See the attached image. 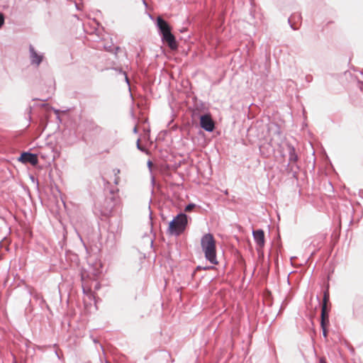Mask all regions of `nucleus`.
Returning a JSON list of instances; mask_svg holds the SVG:
<instances>
[{"instance_id": "f257e3e1", "label": "nucleus", "mask_w": 363, "mask_h": 363, "mask_svg": "<svg viewBox=\"0 0 363 363\" xmlns=\"http://www.w3.org/2000/svg\"><path fill=\"white\" fill-rule=\"evenodd\" d=\"M201 247L206 259L212 264H217L216 240L211 233H206L201 237Z\"/></svg>"}, {"instance_id": "f03ea898", "label": "nucleus", "mask_w": 363, "mask_h": 363, "mask_svg": "<svg viewBox=\"0 0 363 363\" xmlns=\"http://www.w3.org/2000/svg\"><path fill=\"white\" fill-rule=\"evenodd\" d=\"M157 26L160 34L162 35V40L167 43L171 50L177 49V43L174 35L171 33V27L168 23L159 16L157 18Z\"/></svg>"}, {"instance_id": "7ed1b4c3", "label": "nucleus", "mask_w": 363, "mask_h": 363, "mask_svg": "<svg viewBox=\"0 0 363 363\" xmlns=\"http://www.w3.org/2000/svg\"><path fill=\"white\" fill-rule=\"evenodd\" d=\"M187 223V216L185 213H179L169 223L168 232L171 235L179 236L184 232Z\"/></svg>"}, {"instance_id": "20e7f679", "label": "nucleus", "mask_w": 363, "mask_h": 363, "mask_svg": "<svg viewBox=\"0 0 363 363\" xmlns=\"http://www.w3.org/2000/svg\"><path fill=\"white\" fill-rule=\"evenodd\" d=\"M252 235L257 245V250L259 252L264 246V233L262 229H258L252 231Z\"/></svg>"}, {"instance_id": "39448f33", "label": "nucleus", "mask_w": 363, "mask_h": 363, "mask_svg": "<svg viewBox=\"0 0 363 363\" xmlns=\"http://www.w3.org/2000/svg\"><path fill=\"white\" fill-rule=\"evenodd\" d=\"M200 125L203 129L208 132H212L215 128L214 122L209 114L201 116Z\"/></svg>"}, {"instance_id": "423d86ee", "label": "nucleus", "mask_w": 363, "mask_h": 363, "mask_svg": "<svg viewBox=\"0 0 363 363\" xmlns=\"http://www.w3.org/2000/svg\"><path fill=\"white\" fill-rule=\"evenodd\" d=\"M329 301V292L328 291H325L323 294V304L321 308V325L323 327L324 322L325 320H328V315L326 311L327 308V303Z\"/></svg>"}, {"instance_id": "0eeeda50", "label": "nucleus", "mask_w": 363, "mask_h": 363, "mask_svg": "<svg viewBox=\"0 0 363 363\" xmlns=\"http://www.w3.org/2000/svg\"><path fill=\"white\" fill-rule=\"evenodd\" d=\"M19 160L23 163H30L32 165H36L38 162L37 155L29 152L22 153Z\"/></svg>"}, {"instance_id": "6e6552de", "label": "nucleus", "mask_w": 363, "mask_h": 363, "mask_svg": "<svg viewBox=\"0 0 363 363\" xmlns=\"http://www.w3.org/2000/svg\"><path fill=\"white\" fill-rule=\"evenodd\" d=\"M115 79L117 82H125L129 90H130V81L125 72L121 69L115 68Z\"/></svg>"}, {"instance_id": "1a4fd4ad", "label": "nucleus", "mask_w": 363, "mask_h": 363, "mask_svg": "<svg viewBox=\"0 0 363 363\" xmlns=\"http://www.w3.org/2000/svg\"><path fill=\"white\" fill-rule=\"evenodd\" d=\"M30 52L32 63L39 65L42 62L43 56L38 55L33 46H30Z\"/></svg>"}, {"instance_id": "9d476101", "label": "nucleus", "mask_w": 363, "mask_h": 363, "mask_svg": "<svg viewBox=\"0 0 363 363\" xmlns=\"http://www.w3.org/2000/svg\"><path fill=\"white\" fill-rule=\"evenodd\" d=\"M288 151H289V164L296 163L298 161V155L296 152V150L294 147L291 145H287Z\"/></svg>"}, {"instance_id": "9b49d317", "label": "nucleus", "mask_w": 363, "mask_h": 363, "mask_svg": "<svg viewBox=\"0 0 363 363\" xmlns=\"http://www.w3.org/2000/svg\"><path fill=\"white\" fill-rule=\"evenodd\" d=\"M195 206L196 205L194 203H189L185 207V211L190 212L195 208Z\"/></svg>"}, {"instance_id": "f8f14e48", "label": "nucleus", "mask_w": 363, "mask_h": 363, "mask_svg": "<svg viewBox=\"0 0 363 363\" xmlns=\"http://www.w3.org/2000/svg\"><path fill=\"white\" fill-rule=\"evenodd\" d=\"M325 321H326V320ZM327 321L328 322V319L327 320ZM324 324H325V322H324ZM321 327L323 328V334L324 337H326L327 336V332H326V330L325 328V325H323V327L321 325Z\"/></svg>"}, {"instance_id": "ddd939ff", "label": "nucleus", "mask_w": 363, "mask_h": 363, "mask_svg": "<svg viewBox=\"0 0 363 363\" xmlns=\"http://www.w3.org/2000/svg\"><path fill=\"white\" fill-rule=\"evenodd\" d=\"M4 21V16H3V14L0 13V28L3 25Z\"/></svg>"}, {"instance_id": "4468645a", "label": "nucleus", "mask_w": 363, "mask_h": 363, "mask_svg": "<svg viewBox=\"0 0 363 363\" xmlns=\"http://www.w3.org/2000/svg\"><path fill=\"white\" fill-rule=\"evenodd\" d=\"M140 139H138V140H137V147H138L139 150H140L143 151V148H142V147H141V146H140Z\"/></svg>"}, {"instance_id": "2eb2a0df", "label": "nucleus", "mask_w": 363, "mask_h": 363, "mask_svg": "<svg viewBox=\"0 0 363 363\" xmlns=\"http://www.w3.org/2000/svg\"><path fill=\"white\" fill-rule=\"evenodd\" d=\"M152 162L150 160H148L147 161V167L150 172L152 171Z\"/></svg>"}, {"instance_id": "dca6fc26", "label": "nucleus", "mask_w": 363, "mask_h": 363, "mask_svg": "<svg viewBox=\"0 0 363 363\" xmlns=\"http://www.w3.org/2000/svg\"><path fill=\"white\" fill-rule=\"evenodd\" d=\"M295 18V16H291V17L289 18V20H288V21H289V23L290 24H291V21H292V18Z\"/></svg>"}, {"instance_id": "f3484780", "label": "nucleus", "mask_w": 363, "mask_h": 363, "mask_svg": "<svg viewBox=\"0 0 363 363\" xmlns=\"http://www.w3.org/2000/svg\"><path fill=\"white\" fill-rule=\"evenodd\" d=\"M291 28H292V29H294V30H296V29L298 28L296 26H294V25H293V24H291Z\"/></svg>"}, {"instance_id": "a211bd4d", "label": "nucleus", "mask_w": 363, "mask_h": 363, "mask_svg": "<svg viewBox=\"0 0 363 363\" xmlns=\"http://www.w3.org/2000/svg\"><path fill=\"white\" fill-rule=\"evenodd\" d=\"M320 363H326V362H325V359L321 358V359H320Z\"/></svg>"}, {"instance_id": "6ab92c4d", "label": "nucleus", "mask_w": 363, "mask_h": 363, "mask_svg": "<svg viewBox=\"0 0 363 363\" xmlns=\"http://www.w3.org/2000/svg\"><path fill=\"white\" fill-rule=\"evenodd\" d=\"M118 184V179L115 178V184Z\"/></svg>"}, {"instance_id": "aec40b11", "label": "nucleus", "mask_w": 363, "mask_h": 363, "mask_svg": "<svg viewBox=\"0 0 363 363\" xmlns=\"http://www.w3.org/2000/svg\"><path fill=\"white\" fill-rule=\"evenodd\" d=\"M137 131H138V129H137V127L135 126V127L134 128V129H133V132L136 133H137Z\"/></svg>"}]
</instances>
